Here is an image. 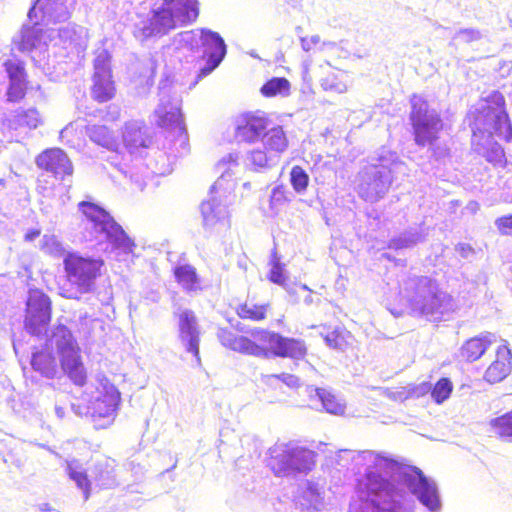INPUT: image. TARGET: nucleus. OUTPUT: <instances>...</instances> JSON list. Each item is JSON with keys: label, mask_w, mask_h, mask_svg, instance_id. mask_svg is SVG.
Listing matches in <instances>:
<instances>
[{"label": "nucleus", "mask_w": 512, "mask_h": 512, "mask_svg": "<svg viewBox=\"0 0 512 512\" xmlns=\"http://www.w3.org/2000/svg\"><path fill=\"white\" fill-rule=\"evenodd\" d=\"M337 463L365 466L357 479L349 512H413L416 498L429 512H440L442 501L436 482L414 466H403L385 453L340 450Z\"/></svg>", "instance_id": "f257e3e1"}, {"label": "nucleus", "mask_w": 512, "mask_h": 512, "mask_svg": "<svg viewBox=\"0 0 512 512\" xmlns=\"http://www.w3.org/2000/svg\"><path fill=\"white\" fill-rule=\"evenodd\" d=\"M399 294L410 313L416 317L438 321L449 310V296L428 276L403 275L399 282Z\"/></svg>", "instance_id": "f03ea898"}, {"label": "nucleus", "mask_w": 512, "mask_h": 512, "mask_svg": "<svg viewBox=\"0 0 512 512\" xmlns=\"http://www.w3.org/2000/svg\"><path fill=\"white\" fill-rule=\"evenodd\" d=\"M197 0H157L147 19L135 24L134 35L140 40L161 37L171 30L196 20Z\"/></svg>", "instance_id": "7ed1b4c3"}, {"label": "nucleus", "mask_w": 512, "mask_h": 512, "mask_svg": "<svg viewBox=\"0 0 512 512\" xmlns=\"http://www.w3.org/2000/svg\"><path fill=\"white\" fill-rule=\"evenodd\" d=\"M376 163L365 166L358 174L357 190L367 202H377L388 192L394 175L406 174L407 167L395 152L381 148L376 154Z\"/></svg>", "instance_id": "20e7f679"}, {"label": "nucleus", "mask_w": 512, "mask_h": 512, "mask_svg": "<svg viewBox=\"0 0 512 512\" xmlns=\"http://www.w3.org/2000/svg\"><path fill=\"white\" fill-rule=\"evenodd\" d=\"M78 208L85 217L83 221L84 238L87 241L105 239L119 254L129 255L133 253L136 247L134 240L127 235L122 226L105 209L89 201L80 202Z\"/></svg>", "instance_id": "39448f33"}, {"label": "nucleus", "mask_w": 512, "mask_h": 512, "mask_svg": "<svg viewBox=\"0 0 512 512\" xmlns=\"http://www.w3.org/2000/svg\"><path fill=\"white\" fill-rule=\"evenodd\" d=\"M238 159L237 153H229L217 164L221 175L211 187L209 199L201 204L203 225L207 228L214 227L228 215L227 206L236 187L232 169L238 166Z\"/></svg>", "instance_id": "423d86ee"}, {"label": "nucleus", "mask_w": 512, "mask_h": 512, "mask_svg": "<svg viewBox=\"0 0 512 512\" xmlns=\"http://www.w3.org/2000/svg\"><path fill=\"white\" fill-rule=\"evenodd\" d=\"M67 281L71 288L62 295L68 299H79L81 295L95 290L96 280L101 275L104 261L100 258L83 257L77 253H67L64 260Z\"/></svg>", "instance_id": "0eeeda50"}, {"label": "nucleus", "mask_w": 512, "mask_h": 512, "mask_svg": "<svg viewBox=\"0 0 512 512\" xmlns=\"http://www.w3.org/2000/svg\"><path fill=\"white\" fill-rule=\"evenodd\" d=\"M269 466L279 477L308 473L315 466L316 453L296 442L276 443L269 448Z\"/></svg>", "instance_id": "6e6552de"}, {"label": "nucleus", "mask_w": 512, "mask_h": 512, "mask_svg": "<svg viewBox=\"0 0 512 512\" xmlns=\"http://www.w3.org/2000/svg\"><path fill=\"white\" fill-rule=\"evenodd\" d=\"M409 119L415 143L421 147L434 145L443 128L440 114L435 109L430 108L428 102L422 97L414 95L411 98Z\"/></svg>", "instance_id": "1a4fd4ad"}, {"label": "nucleus", "mask_w": 512, "mask_h": 512, "mask_svg": "<svg viewBox=\"0 0 512 512\" xmlns=\"http://www.w3.org/2000/svg\"><path fill=\"white\" fill-rule=\"evenodd\" d=\"M119 403L118 389L112 384H104L103 390L97 391L87 405L73 403L71 407L76 415L90 418L96 429H104L113 423Z\"/></svg>", "instance_id": "9d476101"}, {"label": "nucleus", "mask_w": 512, "mask_h": 512, "mask_svg": "<svg viewBox=\"0 0 512 512\" xmlns=\"http://www.w3.org/2000/svg\"><path fill=\"white\" fill-rule=\"evenodd\" d=\"M51 344L55 346L60 357L61 368L74 382L82 386L86 381V372L81 360L78 344L71 331L64 325L54 328L51 336Z\"/></svg>", "instance_id": "9b49d317"}, {"label": "nucleus", "mask_w": 512, "mask_h": 512, "mask_svg": "<svg viewBox=\"0 0 512 512\" xmlns=\"http://www.w3.org/2000/svg\"><path fill=\"white\" fill-rule=\"evenodd\" d=\"M492 98L494 106L482 107L475 117L473 131L474 133L476 131L486 133L488 139H492V136L496 134L506 141H511L512 125L504 109V97L495 92Z\"/></svg>", "instance_id": "f8f14e48"}, {"label": "nucleus", "mask_w": 512, "mask_h": 512, "mask_svg": "<svg viewBox=\"0 0 512 512\" xmlns=\"http://www.w3.org/2000/svg\"><path fill=\"white\" fill-rule=\"evenodd\" d=\"M251 336L257 342L267 345V347L262 346L267 355L258 356L259 358L282 357L299 360L307 354V347L301 339L284 337L279 333L261 329L252 330Z\"/></svg>", "instance_id": "ddd939ff"}, {"label": "nucleus", "mask_w": 512, "mask_h": 512, "mask_svg": "<svg viewBox=\"0 0 512 512\" xmlns=\"http://www.w3.org/2000/svg\"><path fill=\"white\" fill-rule=\"evenodd\" d=\"M182 100L178 95H170L166 87H160V102L155 109L156 124L173 131L184 144L187 140L186 127L181 112Z\"/></svg>", "instance_id": "4468645a"}, {"label": "nucleus", "mask_w": 512, "mask_h": 512, "mask_svg": "<svg viewBox=\"0 0 512 512\" xmlns=\"http://www.w3.org/2000/svg\"><path fill=\"white\" fill-rule=\"evenodd\" d=\"M51 320V300L40 290H30L26 302L25 329L34 336L46 334Z\"/></svg>", "instance_id": "2eb2a0df"}, {"label": "nucleus", "mask_w": 512, "mask_h": 512, "mask_svg": "<svg viewBox=\"0 0 512 512\" xmlns=\"http://www.w3.org/2000/svg\"><path fill=\"white\" fill-rule=\"evenodd\" d=\"M234 136L237 141L255 143L272 124L265 112H247L235 119Z\"/></svg>", "instance_id": "dca6fc26"}, {"label": "nucleus", "mask_w": 512, "mask_h": 512, "mask_svg": "<svg viewBox=\"0 0 512 512\" xmlns=\"http://www.w3.org/2000/svg\"><path fill=\"white\" fill-rule=\"evenodd\" d=\"M115 94L114 81L110 69V55L106 50L97 53L94 60L92 96L98 102H107Z\"/></svg>", "instance_id": "f3484780"}, {"label": "nucleus", "mask_w": 512, "mask_h": 512, "mask_svg": "<svg viewBox=\"0 0 512 512\" xmlns=\"http://www.w3.org/2000/svg\"><path fill=\"white\" fill-rule=\"evenodd\" d=\"M199 57H206L204 67L200 69L198 78L209 75L216 69L224 59L227 49L224 39L219 33L210 29L202 28Z\"/></svg>", "instance_id": "a211bd4d"}, {"label": "nucleus", "mask_w": 512, "mask_h": 512, "mask_svg": "<svg viewBox=\"0 0 512 512\" xmlns=\"http://www.w3.org/2000/svg\"><path fill=\"white\" fill-rule=\"evenodd\" d=\"M44 124V118L36 108L19 109L4 122L11 140L21 142L32 130Z\"/></svg>", "instance_id": "6ab92c4d"}, {"label": "nucleus", "mask_w": 512, "mask_h": 512, "mask_svg": "<svg viewBox=\"0 0 512 512\" xmlns=\"http://www.w3.org/2000/svg\"><path fill=\"white\" fill-rule=\"evenodd\" d=\"M177 317L178 340L188 353L200 362L199 342L200 327L197 317L192 310L184 309L175 313Z\"/></svg>", "instance_id": "aec40b11"}, {"label": "nucleus", "mask_w": 512, "mask_h": 512, "mask_svg": "<svg viewBox=\"0 0 512 512\" xmlns=\"http://www.w3.org/2000/svg\"><path fill=\"white\" fill-rule=\"evenodd\" d=\"M38 168L52 173L56 178L71 176L73 165L67 154L60 148L47 149L36 158Z\"/></svg>", "instance_id": "412c9836"}, {"label": "nucleus", "mask_w": 512, "mask_h": 512, "mask_svg": "<svg viewBox=\"0 0 512 512\" xmlns=\"http://www.w3.org/2000/svg\"><path fill=\"white\" fill-rule=\"evenodd\" d=\"M217 337L223 346L238 353L255 357L267 355L262 349V345L257 343L255 339L252 340L246 336H238L228 329H219Z\"/></svg>", "instance_id": "4be33fe9"}, {"label": "nucleus", "mask_w": 512, "mask_h": 512, "mask_svg": "<svg viewBox=\"0 0 512 512\" xmlns=\"http://www.w3.org/2000/svg\"><path fill=\"white\" fill-rule=\"evenodd\" d=\"M5 70L9 77L7 99L10 102H18L26 94V73L24 65L19 60H7L4 63Z\"/></svg>", "instance_id": "5701e85b"}, {"label": "nucleus", "mask_w": 512, "mask_h": 512, "mask_svg": "<svg viewBox=\"0 0 512 512\" xmlns=\"http://www.w3.org/2000/svg\"><path fill=\"white\" fill-rule=\"evenodd\" d=\"M510 357V350L505 346H500L496 352V359L485 372L484 379L492 384L504 380L511 372Z\"/></svg>", "instance_id": "b1692460"}, {"label": "nucleus", "mask_w": 512, "mask_h": 512, "mask_svg": "<svg viewBox=\"0 0 512 512\" xmlns=\"http://www.w3.org/2000/svg\"><path fill=\"white\" fill-rule=\"evenodd\" d=\"M427 234L426 228L423 225L409 227L399 235L391 238L388 248L394 250L411 249L417 244L424 242Z\"/></svg>", "instance_id": "393cba45"}, {"label": "nucleus", "mask_w": 512, "mask_h": 512, "mask_svg": "<svg viewBox=\"0 0 512 512\" xmlns=\"http://www.w3.org/2000/svg\"><path fill=\"white\" fill-rule=\"evenodd\" d=\"M261 140L263 147L278 159L288 148L287 135L280 125H273L272 123L263 134Z\"/></svg>", "instance_id": "a878e982"}, {"label": "nucleus", "mask_w": 512, "mask_h": 512, "mask_svg": "<svg viewBox=\"0 0 512 512\" xmlns=\"http://www.w3.org/2000/svg\"><path fill=\"white\" fill-rule=\"evenodd\" d=\"M495 341L491 333L481 334L467 340L461 347V356L469 362L478 360Z\"/></svg>", "instance_id": "bb28decb"}, {"label": "nucleus", "mask_w": 512, "mask_h": 512, "mask_svg": "<svg viewBox=\"0 0 512 512\" xmlns=\"http://www.w3.org/2000/svg\"><path fill=\"white\" fill-rule=\"evenodd\" d=\"M30 364L34 371L47 379H54L59 373L55 357L47 350L34 352Z\"/></svg>", "instance_id": "cd10ccee"}, {"label": "nucleus", "mask_w": 512, "mask_h": 512, "mask_svg": "<svg viewBox=\"0 0 512 512\" xmlns=\"http://www.w3.org/2000/svg\"><path fill=\"white\" fill-rule=\"evenodd\" d=\"M85 134L92 142L112 152L119 148L117 135L104 125L86 126Z\"/></svg>", "instance_id": "c85d7f7f"}, {"label": "nucleus", "mask_w": 512, "mask_h": 512, "mask_svg": "<svg viewBox=\"0 0 512 512\" xmlns=\"http://www.w3.org/2000/svg\"><path fill=\"white\" fill-rule=\"evenodd\" d=\"M42 29L36 26L24 27L20 34L13 38V46L18 51L27 53L42 44Z\"/></svg>", "instance_id": "c756f323"}, {"label": "nucleus", "mask_w": 512, "mask_h": 512, "mask_svg": "<svg viewBox=\"0 0 512 512\" xmlns=\"http://www.w3.org/2000/svg\"><path fill=\"white\" fill-rule=\"evenodd\" d=\"M320 78V85L323 90L338 94L345 93L348 89L349 76L345 71L331 68Z\"/></svg>", "instance_id": "7c9ffc66"}, {"label": "nucleus", "mask_w": 512, "mask_h": 512, "mask_svg": "<svg viewBox=\"0 0 512 512\" xmlns=\"http://www.w3.org/2000/svg\"><path fill=\"white\" fill-rule=\"evenodd\" d=\"M91 473L97 484L103 488H112L116 485L115 461L112 459L97 460Z\"/></svg>", "instance_id": "2f4dec72"}, {"label": "nucleus", "mask_w": 512, "mask_h": 512, "mask_svg": "<svg viewBox=\"0 0 512 512\" xmlns=\"http://www.w3.org/2000/svg\"><path fill=\"white\" fill-rule=\"evenodd\" d=\"M42 18L47 23H61L70 18L71 12L66 0H45L41 6Z\"/></svg>", "instance_id": "473e14b6"}, {"label": "nucleus", "mask_w": 512, "mask_h": 512, "mask_svg": "<svg viewBox=\"0 0 512 512\" xmlns=\"http://www.w3.org/2000/svg\"><path fill=\"white\" fill-rule=\"evenodd\" d=\"M278 158L272 155L268 150L263 148H255L247 154L246 164L254 171H265L278 162Z\"/></svg>", "instance_id": "72a5a7b5"}, {"label": "nucleus", "mask_w": 512, "mask_h": 512, "mask_svg": "<svg viewBox=\"0 0 512 512\" xmlns=\"http://www.w3.org/2000/svg\"><path fill=\"white\" fill-rule=\"evenodd\" d=\"M201 37H203L202 28L183 31L174 37L173 45L176 49L186 48L199 56Z\"/></svg>", "instance_id": "f704fd0d"}, {"label": "nucleus", "mask_w": 512, "mask_h": 512, "mask_svg": "<svg viewBox=\"0 0 512 512\" xmlns=\"http://www.w3.org/2000/svg\"><path fill=\"white\" fill-rule=\"evenodd\" d=\"M175 277L182 288L188 292L195 291L199 286V279L193 266L185 264L174 269Z\"/></svg>", "instance_id": "c9c22d12"}, {"label": "nucleus", "mask_w": 512, "mask_h": 512, "mask_svg": "<svg viewBox=\"0 0 512 512\" xmlns=\"http://www.w3.org/2000/svg\"><path fill=\"white\" fill-rule=\"evenodd\" d=\"M66 471L69 478L83 491L85 500L89 497L90 482L87 474L78 460L67 461Z\"/></svg>", "instance_id": "e433bc0d"}, {"label": "nucleus", "mask_w": 512, "mask_h": 512, "mask_svg": "<svg viewBox=\"0 0 512 512\" xmlns=\"http://www.w3.org/2000/svg\"><path fill=\"white\" fill-rule=\"evenodd\" d=\"M265 97H287L290 95V82L284 77H273L268 80L260 89Z\"/></svg>", "instance_id": "4c0bfd02"}, {"label": "nucleus", "mask_w": 512, "mask_h": 512, "mask_svg": "<svg viewBox=\"0 0 512 512\" xmlns=\"http://www.w3.org/2000/svg\"><path fill=\"white\" fill-rule=\"evenodd\" d=\"M123 142L131 152L136 148L146 146L144 133L136 122L126 124L123 132Z\"/></svg>", "instance_id": "58836bf2"}, {"label": "nucleus", "mask_w": 512, "mask_h": 512, "mask_svg": "<svg viewBox=\"0 0 512 512\" xmlns=\"http://www.w3.org/2000/svg\"><path fill=\"white\" fill-rule=\"evenodd\" d=\"M315 394L326 412L334 415H341L344 413L345 406L340 403L329 391L322 388H317L315 389Z\"/></svg>", "instance_id": "ea45409f"}, {"label": "nucleus", "mask_w": 512, "mask_h": 512, "mask_svg": "<svg viewBox=\"0 0 512 512\" xmlns=\"http://www.w3.org/2000/svg\"><path fill=\"white\" fill-rule=\"evenodd\" d=\"M492 430L496 435L505 440H512V411L490 421Z\"/></svg>", "instance_id": "a19ab883"}, {"label": "nucleus", "mask_w": 512, "mask_h": 512, "mask_svg": "<svg viewBox=\"0 0 512 512\" xmlns=\"http://www.w3.org/2000/svg\"><path fill=\"white\" fill-rule=\"evenodd\" d=\"M267 305H255L244 303L237 308V314L242 319L254 321L263 320L266 316Z\"/></svg>", "instance_id": "79ce46f5"}, {"label": "nucleus", "mask_w": 512, "mask_h": 512, "mask_svg": "<svg viewBox=\"0 0 512 512\" xmlns=\"http://www.w3.org/2000/svg\"><path fill=\"white\" fill-rule=\"evenodd\" d=\"M452 390V382L448 378H441L433 388L431 387V397L437 404H442L450 397Z\"/></svg>", "instance_id": "37998d69"}, {"label": "nucleus", "mask_w": 512, "mask_h": 512, "mask_svg": "<svg viewBox=\"0 0 512 512\" xmlns=\"http://www.w3.org/2000/svg\"><path fill=\"white\" fill-rule=\"evenodd\" d=\"M290 182L298 194H303L309 183V175L300 166H294L290 172Z\"/></svg>", "instance_id": "c03bdc74"}, {"label": "nucleus", "mask_w": 512, "mask_h": 512, "mask_svg": "<svg viewBox=\"0 0 512 512\" xmlns=\"http://www.w3.org/2000/svg\"><path fill=\"white\" fill-rule=\"evenodd\" d=\"M58 36L66 48L71 47L78 49V47H80V35L76 26L68 24L65 27L59 28Z\"/></svg>", "instance_id": "a18cd8bd"}, {"label": "nucleus", "mask_w": 512, "mask_h": 512, "mask_svg": "<svg viewBox=\"0 0 512 512\" xmlns=\"http://www.w3.org/2000/svg\"><path fill=\"white\" fill-rule=\"evenodd\" d=\"M269 279L271 282L282 286L290 295L296 294V290L294 289V287L290 286L286 282L284 268L280 262L276 261L273 263L269 273Z\"/></svg>", "instance_id": "49530a36"}, {"label": "nucleus", "mask_w": 512, "mask_h": 512, "mask_svg": "<svg viewBox=\"0 0 512 512\" xmlns=\"http://www.w3.org/2000/svg\"><path fill=\"white\" fill-rule=\"evenodd\" d=\"M41 250L53 256H61L64 253L62 243L54 235H44L41 239Z\"/></svg>", "instance_id": "de8ad7c7"}, {"label": "nucleus", "mask_w": 512, "mask_h": 512, "mask_svg": "<svg viewBox=\"0 0 512 512\" xmlns=\"http://www.w3.org/2000/svg\"><path fill=\"white\" fill-rule=\"evenodd\" d=\"M481 38H482V34L479 30L472 29V28H466V29H461L458 32H456V34L453 37V40L468 44V43L478 41Z\"/></svg>", "instance_id": "09e8293b"}, {"label": "nucleus", "mask_w": 512, "mask_h": 512, "mask_svg": "<svg viewBox=\"0 0 512 512\" xmlns=\"http://www.w3.org/2000/svg\"><path fill=\"white\" fill-rule=\"evenodd\" d=\"M324 340H325V343L327 344V346H329L330 348L336 349V350L343 351L346 346V342H345V339H344L342 333L337 330L329 332L324 337Z\"/></svg>", "instance_id": "8fccbe9b"}, {"label": "nucleus", "mask_w": 512, "mask_h": 512, "mask_svg": "<svg viewBox=\"0 0 512 512\" xmlns=\"http://www.w3.org/2000/svg\"><path fill=\"white\" fill-rule=\"evenodd\" d=\"M486 160L495 165L502 164L504 160V151L501 146L494 142L491 144L490 150H488L485 154Z\"/></svg>", "instance_id": "3c124183"}, {"label": "nucleus", "mask_w": 512, "mask_h": 512, "mask_svg": "<svg viewBox=\"0 0 512 512\" xmlns=\"http://www.w3.org/2000/svg\"><path fill=\"white\" fill-rule=\"evenodd\" d=\"M287 194L288 192L284 186L279 185L274 187L270 196L271 205H282L286 201H289L290 199L288 198Z\"/></svg>", "instance_id": "603ef678"}, {"label": "nucleus", "mask_w": 512, "mask_h": 512, "mask_svg": "<svg viewBox=\"0 0 512 512\" xmlns=\"http://www.w3.org/2000/svg\"><path fill=\"white\" fill-rule=\"evenodd\" d=\"M266 382L269 383L271 380H280L283 383H285L289 387H296L298 386L299 379L298 377L289 374V373H281V374H272L266 376Z\"/></svg>", "instance_id": "864d4df0"}, {"label": "nucleus", "mask_w": 512, "mask_h": 512, "mask_svg": "<svg viewBox=\"0 0 512 512\" xmlns=\"http://www.w3.org/2000/svg\"><path fill=\"white\" fill-rule=\"evenodd\" d=\"M495 226L499 232L503 235H509L512 233V215H506L499 217L495 220Z\"/></svg>", "instance_id": "5fc2aeb1"}, {"label": "nucleus", "mask_w": 512, "mask_h": 512, "mask_svg": "<svg viewBox=\"0 0 512 512\" xmlns=\"http://www.w3.org/2000/svg\"><path fill=\"white\" fill-rule=\"evenodd\" d=\"M320 42L319 35H313L311 37H302L301 38V46L304 51H310L314 46H316Z\"/></svg>", "instance_id": "6e6d98bb"}, {"label": "nucleus", "mask_w": 512, "mask_h": 512, "mask_svg": "<svg viewBox=\"0 0 512 512\" xmlns=\"http://www.w3.org/2000/svg\"><path fill=\"white\" fill-rule=\"evenodd\" d=\"M430 390H431V384L428 382H423V383L417 385L416 387H414L409 392V394L413 397H420V396H423V395L427 394L428 392H430Z\"/></svg>", "instance_id": "4d7b16f0"}, {"label": "nucleus", "mask_w": 512, "mask_h": 512, "mask_svg": "<svg viewBox=\"0 0 512 512\" xmlns=\"http://www.w3.org/2000/svg\"><path fill=\"white\" fill-rule=\"evenodd\" d=\"M456 250L460 253V255L464 258H467L470 254L473 253V249L470 245L468 244H464V243H461V244H458L456 246Z\"/></svg>", "instance_id": "13d9d810"}, {"label": "nucleus", "mask_w": 512, "mask_h": 512, "mask_svg": "<svg viewBox=\"0 0 512 512\" xmlns=\"http://www.w3.org/2000/svg\"><path fill=\"white\" fill-rule=\"evenodd\" d=\"M39 235H40L39 229H31L26 232L24 239L27 242H31V241L35 240L37 237H39Z\"/></svg>", "instance_id": "bf43d9fd"}, {"label": "nucleus", "mask_w": 512, "mask_h": 512, "mask_svg": "<svg viewBox=\"0 0 512 512\" xmlns=\"http://www.w3.org/2000/svg\"><path fill=\"white\" fill-rule=\"evenodd\" d=\"M171 171L169 166H165L164 164L161 167L155 166L153 172L156 174L164 175L166 173H169Z\"/></svg>", "instance_id": "052dcab7"}, {"label": "nucleus", "mask_w": 512, "mask_h": 512, "mask_svg": "<svg viewBox=\"0 0 512 512\" xmlns=\"http://www.w3.org/2000/svg\"><path fill=\"white\" fill-rule=\"evenodd\" d=\"M55 413H56V415H57L60 419H61V418H63V417H64V415H65V411H64V409H63L62 407H60V406H56V407H55Z\"/></svg>", "instance_id": "680f3d73"}, {"label": "nucleus", "mask_w": 512, "mask_h": 512, "mask_svg": "<svg viewBox=\"0 0 512 512\" xmlns=\"http://www.w3.org/2000/svg\"><path fill=\"white\" fill-rule=\"evenodd\" d=\"M446 153H447V150H446V149H440V148H438V149L434 150V154H435L437 157H439V158H440V157H444V156L446 155Z\"/></svg>", "instance_id": "e2e57ef3"}, {"label": "nucleus", "mask_w": 512, "mask_h": 512, "mask_svg": "<svg viewBox=\"0 0 512 512\" xmlns=\"http://www.w3.org/2000/svg\"><path fill=\"white\" fill-rule=\"evenodd\" d=\"M304 303L306 305H311L313 303V297L311 295V293L307 294L304 299H303Z\"/></svg>", "instance_id": "0e129e2a"}, {"label": "nucleus", "mask_w": 512, "mask_h": 512, "mask_svg": "<svg viewBox=\"0 0 512 512\" xmlns=\"http://www.w3.org/2000/svg\"><path fill=\"white\" fill-rule=\"evenodd\" d=\"M39 447L41 448H44V449H47L50 453L54 454L55 456H59V454L57 452H55L53 449H51L50 447H47L45 444H37Z\"/></svg>", "instance_id": "69168bd1"}, {"label": "nucleus", "mask_w": 512, "mask_h": 512, "mask_svg": "<svg viewBox=\"0 0 512 512\" xmlns=\"http://www.w3.org/2000/svg\"><path fill=\"white\" fill-rule=\"evenodd\" d=\"M40 509H41V511H44V512L51 511L49 504H42Z\"/></svg>", "instance_id": "338daca9"}, {"label": "nucleus", "mask_w": 512, "mask_h": 512, "mask_svg": "<svg viewBox=\"0 0 512 512\" xmlns=\"http://www.w3.org/2000/svg\"><path fill=\"white\" fill-rule=\"evenodd\" d=\"M299 289H301L302 291H310V290L308 289V287H307L305 284L300 285V286H299Z\"/></svg>", "instance_id": "774afa93"}]
</instances>
